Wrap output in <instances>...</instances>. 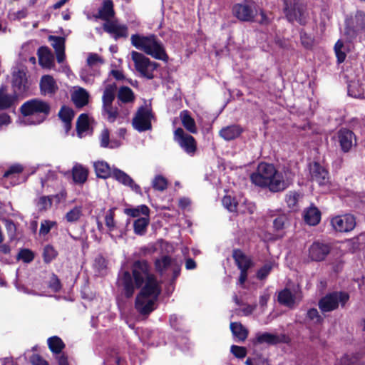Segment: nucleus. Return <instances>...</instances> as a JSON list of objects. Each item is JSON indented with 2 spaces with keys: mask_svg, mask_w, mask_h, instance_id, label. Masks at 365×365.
<instances>
[{
  "mask_svg": "<svg viewBox=\"0 0 365 365\" xmlns=\"http://www.w3.org/2000/svg\"><path fill=\"white\" fill-rule=\"evenodd\" d=\"M133 274L137 287L142 288L135 300V308L142 314H148L155 308V304L160 293V286L150 267L145 260H138L133 264Z\"/></svg>",
  "mask_w": 365,
  "mask_h": 365,
  "instance_id": "f257e3e1",
  "label": "nucleus"
},
{
  "mask_svg": "<svg viewBox=\"0 0 365 365\" xmlns=\"http://www.w3.org/2000/svg\"><path fill=\"white\" fill-rule=\"evenodd\" d=\"M130 41L131 44L137 49L143 51L155 59L163 61L168 60L163 43L155 35L133 34L130 37Z\"/></svg>",
  "mask_w": 365,
  "mask_h": 365,
  "instance_id": "f03ea898",
  "label": "nucleus"
},
{
  "mask_svg": "<svg viewBox=\"0 0 365 365\" xmlns=\"http://www.w3.org/2000/svg\"><path fill=\"white\" fill-rule=\"evenodd\" d=\"M181 265V263L177 259L168 256H163L155 260V266L156 270L165 279H168L170 282L168 292L173 290L175 282L180 274Z\"/></svg>",
  "mask_w": 365,
  "mask_h": 365,
  "instance_id": "7ed1b4c3",
  "label": "nucleus"
},
{
  "mask_svg": "<svg viewBox=\"0 0 365 365\" xmlns=\"http://www.w3.org/2000/svg\"><path fill=\"white\" fill-rule=\"evenodd\" d=\"M349 298V294L346 292H331L319 299V308L322 312H330L337 309L339 307H344Z\"/></svg>",
  "mask_w": 365,
  "mask_h": 365,
  "instance_id": "20e7f679",
  "label": "nucleus"
},
{
  "mask_svg": "<svg viewBox=\"0 0 365 365\" xmlns=\"http://www.w3.org/2000/svg\"><path fill=\"white\" fill-rule=\"evenodd\" d=\"M19 111L24 116L42 115L43 118L38 121L42 123L51 113V106L48 103L40 99L32 98L24 102L20 107Z\"/></svg>",
  "mask_w": 365,
  "mask_h": 365,
  "instance_id": "39448f33",
  "label": "nucleus"
},
{
  "mask_svg": "<svg viewBox=\"0 0 365 365\" xmlns=\"http://www.w3.org/2000/svg\"><path fill=\"white\" fill-rule=\"evenodd\" d=\"M290 174L289 171L281 172L274 168L262 188H267L272 192L284 190L292 182V179L289 177Z\"/></svg>",
  "mask_w": 365,
  "mask_h": 365,
  "instance_id": "423d86ee",
  "label": "nucleus"
},
{
  "mask_svg": "<svg viewBox=\"0 0 365 365\" xmlns=\"http://www.w3.org/2000/svg\"><path fill=\"white\" fill-rule=\"evenodd\" d=\"M283 11L289 22L297 21L300 24L306 23V7L300 0H282Z\"/></svg>",
  "mask_w": 365,
  "mask_h": 365,
  "instance_id": "0eeeda50",
  "label": "nucleus"
},
{
  "mask_svg": "<svg viewBox=\"0 0 365 365\" xmlns=\"http://www.w3.org/2000/svg\"><path fill=\"white\" fill-rule=\"evenodd\" d=\"M117 97L118 105V107L120 108V110L115 107V119L118 116L120 118L128 116L135 99V94L132 89L125 86L119 87Z\"/></svg>",
  "mask_w": 365,
  "mask_h": 365,
  "instance_id": "6e6552de",
  "label": "nucleus"
},
{
  "mask_svg": "<svg viewBox=\"0 0 365 365\" xmlns=\"http://www.w3.org/2000/svg\"><path fill=\"white\" fill-rule=\"evenodd\" d=\"M96 19L104 21L102 29L105 32L114 35V9L112 0H104L102 6L98 9L96 14L93 15Z\"/></svg>",
  "mask_w": 365,
  "mask_h": 365,
  "instance_id": "1a4fd4ad",
  "label": "nucleus"
},
{
  "mask_svg": "<svg viewBox=\"0 0 365 365\" xmlns=\"http://www.w3.org/2000/svg\"><path fill=\"white\" fill-rule=\"evenodd\" d=\"M345 24L344 34L350 42L356 37L359 32L365 29V13L357 11L354 16L346 19Z\"/></svg>",
  "mask_w": 365,
  "mask_h": 365,
  "instance_id": "9d476101",
  "label": "nucleus"
},
{
  "mask_svg": "<svg viewBox=\"0 0 365 365\" xmlns=\"http://www.w3.org/2000/svg\"><path fill=\"white\" fill-rule=\"evenodd\" d=\"M131 58L134 62L135 69L141 76L151 79L153 78V71L156 69L157 63L151 61L143 53L132 51Z\"/></svg>",
  "mask_w": 365,
  "mask_h": 365,
  "instance_id": "9b49d317",
  "label": "nucleus"
},
{
  "mask_svg": "<svg viewBox=\"0 0 365 365\" xmlns=\"http://www.w3.org/2000/svg\"><path fill=\"white\" fill-rule=\"evenodd\" d=\"M232 11L235 17L244 22L253 21L257 14L256 5L252 1L235 4Z\"/></svg>",
  "mask_w": 365,
  "mask_h": 365,
  "instance_id": "f8f14e48",
  "label": "nucleus"
},
{
  "mask_svg": "<svg viewBox=\"0 0 365 365\" xmlns=\"http://www.w3.org/2000/svg\"><path fill=\"white\" fill-rule=\"evenodd\" d=\"M105 90L102 97L103 109L102 115L108 120L114 121V110L113 102L114 101V82H110L109 79L104 81Z\"/></svg>",
  "mask_w": 365,
  "mask_h": 365,
  "instance_id": "ddd939ff",
  "label": "nucleus"
},
{
  "mask_svg": "<svg viewBox=\"0 0 365 365\" xmlns=\"http://www.w3.org/2000/svg\"><path fill=\"white\" fill-rule=\"evenodd\" d=\"M174 140L187 155H195L197 150L196 141L192 135L185 133L183 129L179 128L175 130Z\"/></svg>",
  "mask_w": 365,
  "mask_h": 365,
  "instance_id": "4468645a",
  "label": "nucleus"
},
{
  "mask_svg": "<svg viewBox=\"0 0 365 365\" xmlns=\"http://www.w3.org/2000/svg\"><path fill=\"white\" fill-rule=\"evenodd\" d=\"M274 168V165L271 163L265 162L259 163L256 170L250 175L252 182L256 186L262 188L265 182L268 180L269 174Z\"/></svg>",
  "mask_w": 365,
  "mask_h": 365,
  "instance_id": "2eb2a0df",
  "label": "nucleus"
},
{
  "mask_svg": "<svg viewBox=\"0 0 365 365\" xmlns=\"http://www.w3.org/2000/svg\"><path fill=\"white\" fill-rule=\"evenodd\" d=\"M12 88L14 93L18 97H24L27 96L29 86L26 73L23 70H18L12 74Z\"/></svg>",
  "mask_w": 365,
  "mask_h": 365,
  "instance_id": "dca6fc26",
  "label": "nucleus"
},
{
  "mask_svg": "<svg viewBox=\"0 0 365 365\" xmlns=\"http://www.w3.org/2000/svg\"><path fill=\"white\" fill-rule=\"evenodd\" d=\"M150 111L143 107H141L137 112L133 119V125L135 130L139 132H143L151 129Z\"/></svg>",
  "mask_w": 365,
  "mask_h": 365,
  "instance_id": "f3484780",
  "label": "nucleus"
},
{
  "mask_svg": "<svg viewBox=\"0 0 365 365\" xmlns=\"http://www.w3.org/2000/svg\"><path fill=\"white\" fill-rule=\"evenodd\" d=\"M333 228L338 232H347L351 231L356 226V220L354 215L346 214L336 216L331 220Z\"/></svg>",
  "mask_w": 365,
  "mask_h": 365,
  "instance_id": "a211bd4d",
  "label": "nucleus"
},
{
  "mask_svg": "<svg viewBox=\"0 0 365 365\" xmlns=\"http://www.w3.org/2000/svg\"><path fill=\"white\" fill-rule=\"evenodd\" d=\"M337 138L344 153H348L356 144L355 134L347 128H341L337 133Z\"/></svg>",
  "mask_w": 365,
  "mask_h": 365,
  "instance_id": "6ab92c4d",
  "label": "nucleus"
},
{
  "mask_svg": "<svg viewBox=\"0 0 365 365\" xmlns=\"http://www.w3.org/2000/svg\"><path fill=\"white\" fill-rule=\"evenodd\" d=\"M310 174L312 181L317 182L320 186H324L329 182V175L327 170L319 163H314L310 167Z\"/></svg>",
  "mask_w": 365,
  "mask_h": 365,
  "instance_id": "aec40b11",
  "label": "nucleus"
},
{
  "mask_svg": "<svg viewBox=\"0 0 365 365\" xmlns=\"http://www.w3.org/2000/svg\"><path fill=\"white\" fill-rule=\"evenodd\" d=\"M39 88L41 94L43 96H52L58 90V86L51 75H43L40 80Z\"/></svg>",
  "mask_w": 365,
  "mask_h": 365,
  "instance_id": "412c9836",
  "label": "nucleus"
},
{
  "mask_svg": "<svg viewBox=\"0 0 365 365\" xmlns=\"http://www.w3.org/2000/svg\"><path fill=\"white\" fill-rule=\"evenodd\" d=\"M329 252L330 247L327 244L315 242L309 249V255L312 260L322 261L325 259Z\"/></svg>",
  "mask_w": 365,
  "mask_h": 365,
  "instance_id": "4be33fe9",
  "label": "nucleus"
},
{
  "mask_svg": "<svg viewBox=\"0 0 365 365\" xmlns=\"http://www.w3.org/2000/svg\"><path fill=\"white\" fill-rule=\"evenodd\" d=\"M115 180L124 186L130 187L136 193H140L141 192L140 187L135 183L132 178L123 170L118 168H115Z\"/></svg>",
  "mask_w": 365,
  "mask_h": 365,
  "instance_id": "5701e85b",
  "label": "nucleus"
},
{
  "mask_svg": "<svg viewBox=\"0 0 365 365\" xmlns=\"http://www.w3.org/2000/svg\"><path fill=\"white\" fill-rule=\"evenodd\" d=\"M242 131L243 129L240 125L233 124L222 128L219 131V135L225 140L230 141L238 138Z\"/></svg>",
  "mask_w": 365,
  "mask_h": 365,
  "instance_id": "b1692460",
  "label": "nucleus"
},
{
  "mask_svg": "<svg viewBox=\"0 0 365 365\" xmlns=\"http://www.w3.org/2000/svg\"><path fill=\"white\" fill-rule=\"evenodd\" d=\"M18 96L14 93L9 94L6 88H0V110H4L13 107L18 100Z\"/></svg>",
  "mask_w": 365,
  "mask_h": 365,
  "instance_id": "393cba45",
  "label": "nucleus"
},
{
  "mask_svg": "<svg viewBox=\"0 0 365 365\" xmlns=\"http://www.w3.org/2000/svg\"><path fill=\"white\" fill-rule=\"evenodd\" d=\"M74 115V110L71 108L66 106H61L58 113V116L63 123L64 128L66 133H68L71 129V123Z\"/></svg>",
  "mask_w": 365,
  "mask_h": 365,
  "instance_id": "a878e982",
  "label": "nucleus"
},
{
  "mask_svg": "<svg viewBox=\"0 0 365 365\" xmlns=\"http://www.w3.org/2000/svg\"><path fill=\"white\" fill-rule=\"evenodd\" d=\"M232 257L240 270H248L252 266V261L240 250H235Z\"/></svg>",
  "mask_w": 365,
  "mask_h": 365,
  "instance_id": "bb28decb",
  "label": "nucleus"
},
{
  "mask_svg": "<svg viewBox=\"0 0 365 365\" xmlns=\"http://www.w3.org/2000/svg\"><path fill=\"white\" fill-rule=\"evenodd\" d=\"M39 64L43 67L50 68L53 63V56L47 46H41L38 49Z\"/></svg>",
  "mask_w": 365,
  "mask_h": 365,
  "instance_id": "cd10ccee",
  "label": "nucleus"
},
{
  "mask_svg": "<svg viewBox=\"0 0 365 365\" xmlns=\"http://www.w3.org/2000/svg\"><path fill=\"white\" fill-rule=\"evenodd\" d=\"M92 267L96 275L104 276L107 274L108 261L102 255L99 254L94 258Z\"/></svg>",
  "mask_w": 365,
  "mask_h": 365,
  "instance_id": "c85d7f7f",
  "label": "nucleus"
},
{
  "mask_svg": "<svg viewBox=\"0 0 365 365\" xmlns=\"http://www.w3.org/2000/svg\"><path fill=\"white\" fill-rule=\"evenodd\" d=\"M71 100L77 108L86 106L89 101V94L83 88H79L71 96Z\"/></svg>",
  "mask_w": 365,
  "mask_h": 365,
  "instance_id": "c756f323",
  "label": "nucleus"
},
{
  "mask_svg": "<svg viewBox=\"0 0 365 365\" xmlns=\"http://www.w3.org/2000/svg\"><path fill=\"white\" fill-rule=\"evenodd\" d=\"M304 220L309 225H317L321 220V212L314 206H311L304 212Z\"/></svg>",
  "mask_w": 365,
  "mask_h": 365,
  "instance_id": "7c9ffc66",
  "label": "nucleus"
},
{
  "mask_svg": "<svg viewBox=\"0 0 365 365\" xmlns=\"http://www.w3.org/2000/svg\"><path fill=\"white\" fill-rule=\"evenodd\" d=\"M88 170L81 165H75L72 168L73 180L78 184H83L88 178Z\"/></svg>",
  "mask_w": 365,
  "mask_h": 365,
  "instance_id": "2f4dec72",
  "label": "nucleus"
},
{
  "mask_svg": "<svg viewBox=\"0 0 365 365\" xmlns=\"http://www.w3.org/2000/svg\"><path fill=\"white\" fill-rule=\"evenodd\" d=\"M278 302L281 304L292 307L295 303V297L289 289H284L279 293Z\"/></svg>",
  "mask_w": 365,
  "mask_h": 365,
  "instance_id": "473e14b6",
  "label": "nucleus"
},
{
  "mask_svg": "<svg viewBox=\"0 0 365 365\" xmlns=\"http://www.w3.org/2000/svg\"><path fill=\"white\" fill-rule=\"evenodd\" d=\"M349 45L339 39L334 45V52L339 63L344 61L346 52L349 51Z\"/></svg>",
  "mask_w": 365,
  "mask_h": 365,
  "instance_id": "72a5a7b5",
  "label": "nucleus"
},
{
  "mask_svg": "<svg viewBox=\"0 0 365 365\" xmlns=\"http://www.w3.org/2000/svg\"><path fill=\"white\" fill-rule=\"evenodd\" d=\"M230 329L233 336L239 341H245L248 335L247 329L240 323L232 322L230 324Z\"/></svg>",
  "mask_w": 365,
  "mask_h": 365,
  "instance_id": "f704fd0d",
  "label": "nucleus"
},
{
  "mask_svg": "<svg viewBox=\"0 0 365 365\" xmlns=\"http://www.w3.org/2000/svg\"><path fill=\"white\" fill-rule=\"evenodd\" d=\"M277 266L275 260H269L261 267L256 273V277L259 280H264L267 279L272 270L274 267Z\"/></svg>",
  "mask_w": 365,
  "mask_h": 365,
  "instance_id": "c9c22d12",
  "label": "nucleus"
},
{
  "mask_svg": "<svg viewBox=\"0 0 365 365\" xmlns=\"http://www.w3.org/2000/svg\"><path fill=\"white\" fill-rule=\"evenodd\" d=\"M149 216L136 219L133 222L134 232L138 235H145L149 225Z\"/></svg>",
  "mask_w": 365,
  "mask_h": 365,
  "instance_id": "e433bc0d",
  "label": "nucleus"
},
{
  "mask_svg": "<svg viewBox=\"0 0 365 365\" xmlns=\"http://www.w3.org/2000/svg\"><path fill=\"white\" fill-rule=\"evenodd\" d=\"M180 118L183 126L190 133H195L197 128L194 119L190 115L188 111L183 110L180 113Z\"/></svg>",
  "mask_w": 365,
  "mask_h": 365,
  "instance_id": "4c0bfd02",
  "label": "nucleus"
},
{
  "mask_svg": "<svg viewBox=\"0 0 365 365\" xmlns=\"http://www.w3.org/2000/svg\"><path fill=\"white\" fill-rule=\"evenodd\" d=\"M349 96L355 98H364V88H361L359 82L357 81H351L348 85Z\"/></svg>",
  "mask_w": 365,
  "mask_h": 365,
  "instance_id": "58836bf2",
  "label": "nucleus"
},
{
  "mask_svg": "<svg viewBox=\"0 0 365 365\" xmlns=\"http://www.w3.org/2000/svg\"><path fill=\"white\" fill-rule=\"evenodd\" d=\"M94 168L98 178H106L110 176V168L107 163L103 161L96 162L94 163Z\"/></svg>",
  "mask_w": 365,
  "mask_h": 365,
  "instance_id": "ea45409f",
  "label": "nucleus"
},
{
  "mask_svg": "<svg viewBox=\"0 0 365 365\" xmlns=\"http://www.w3.org/2000/svg\"><path fill=\"white\" fill-rule=\"evenodd\" d=\"M253 342H282L279 336L269 332H257Z\"/></svg>",
  "mask_w": 365,
  "mask_h": 365,
  "instance_id": "a19ab883",
  "label": "nucleus"
},
{
  "mask_svg": "<svg viewBox=\"0 0 365 365\" xmlns=\"http://www.w3.org/2000/svg\"><path fill=\"white\" fill-rule=\"evenodd\" d=\"M58 253V251L55 249V247L51 245H47L43 248V259L44 263L49 264L53 260H54Z\"/></svg>",
  "mask_w": 365,
  "mask_h": 365,
  "instance_id": "79ce46f5",
  "label": "nucleus"
},
{
  "mask_svg": "<svg viewBox=\"0 0 365 365\" xmlns=\"http://www.w3.org/2000/svg\"><path fill=\"white\" fill-rule=\"evenodd\" d=\"M89 128V118L86 113H81L76 121V131L78 134L87 131Z\"/></svg>",
  "mask_w": 365,
  "mask_h": 365,
  "instance_id": "37998d69",
  "label": "nucleus"
},
{
  "mask_svg": "<svg viewBox=\"0 0 365 365\" xmlns=\"http://www.w3.org/2000/svg\"><path fill=\"white\" fill-rule=\"evenodd\" d=\"M363 354L359 352L351 354H346L341 359V365H358L359 361L362 358Z\"/></svg>",
  "mask_w": 365,
  "mask_h": 365,
  "instance_id": "c03bdc74",
  "label": "nucleus"
},
{
  "mask_svg": "<svg viewBox=\"0 0 365 365\" xmlns=\"http://www.w3.org/2000/svg\"><path fill=\"white\" fill-rule=\"evenodd\" d=\"M125 212L128 215L133 217H139L140 215L145 217L149 216L150 210L146 205H142L135 208L125 209Z\"/></svg>",
  "mask_w": 365,
  "mask_h": 365,
  "instance_id": "a18cd8bd",
  "label": "nucleus"
},
{
  "mask_svg": "<svg viewBox=\"0 0 365 365\" xmlns=\"http://www.w3.org/2000/svg\"><path fill=\"white\" fill-rule=\"evenodd\" d=\"M52 203V197L51 195L41 196L36 201V207L39 211H44L51 207Z\"/></svg>",
  "mask_w": 365,
  "mask_h": 365,
  "instance_id": "49530a36",
  "label": "nucleus"
},
{
  "mask_svg": "<svg viewBox=\"0 0 365 365\" xmlns=\"http://www.w3.org/2000/svg\"><path fill=\"white\" fill-rule=\"evenodd\" d=\"M123 284L126 297H131L134 292V286L133 284L131 275L129 272H125L124 274Z\"/></svg>",
  "mask_w": 365,
  "mask_h": 365,
  "instance_id": "de8ad7c7",
  "label": "nucleus"
},
{
  "mask_svg": "<svg viewBox=\"0 0 365 365\" xmlns=\"http://www.w3.org/2000/svg\"><path fill=\"white\" fill-rule=\"evenodd\" d=\"M153 187L158 191H164L168 187L167 180L162 175H156L152 181Z\"/></svg>",
  "mask_w": 365,
  "mask_h": 365,
  "instance_id": "09e8293b",
  "label": "nucleus"
},
{
  "mask_svg": "<svg viewBox=\"0 0 365 365\" xmlns=\"http://www.w3.org/2000/svg\"><path fill=\"white\" fill-rule=\"evenodd\" d=\"M81 215L82 207L81 206H76L66 213L65 217L68 222H74L78 221Z\"/></svg>",
  "mask_w": 365,
  "mask_h": 365,
  "instance_id": "8fccbe9b",
  "label": "nucleus"
},
{
  "mask_svg": "<svg viewBox=\"0 0 365 365\" xmlns=\"http://www.w3.org/2000/svg\"><path fill=\"white\" fill-rule=\"evenodd\" d=\"M49 41L52 42V46L55 49L56 52L65 51V39L63 37L49 36Z\"/></svg>",
  "mask_w": 365,
  "mask_h": 365,
  "instance_id": "3c124183",
  "label": "nucleus"
},
{
  "mask_svg": "<svg viewBox=\"0 0 365 365\" xmlns=\"http://www.w3.org/2000/svg\"><path fill=\"white\" fill-rule=\"evenodd\" d=\"M17 257L25 263H29L34 260L35 255L32 250L27 248H23L19 252Z\"/></svg>",
  "mask_w": 365,
  "mask_h": 365,
  "instance_id": "603ef678",
  "label": "nucleus"
},
{
  "mask_svg": "<svg viewBox=\"0 0 365 365\" xmlns=\"http://www.w3.org/2000/svg\"><path fill=\"white\" fill-rule=\"evenodd\" d=\"M307 319L314 324H320L323 322V318L319 314L317 309L312 308L307 311Z\"/></svg>",
  "mask_w": 365,
  "mask_h": 365,
  "instance_id": "864d4df0",
  "label": "nucleus"
},
{
  "mask_svg": "<svg viewBox=\"0 0 365 365\" xmlns=\"http://www.w3.org/2000/svg\"><path fill=\"white\" fill-rule=\"evenodd\" d=\"M48 287L53 292H58L62 289V284L61 282L60 279L58 277L54 274L52 273L49 282H48Z\"/></svg>",
  "mask_w": 365,
  "mask_h": 365,
  "instance_id": "5fc2aeb1",
  "label": "nucleus"
},
{
  "mask_svg": "<svg viewBox=\"0 0 365 365\" xmlns=\"http://www.w3.org/2000/svg\"><path fill=\"white\" fill-rule=\"evenodd\" d=\"M299 197V193L295 191H290L286 195L285 200L289 207L294 208L297 205Z\"/></svg>",
  "mask_w": 365,
  "mask_h": 365,
  "instance_id": "6e6d98bb",
  "label": "nucleus"
},
{
  "mask_svg": "<svg viewBox=\"0 0 365 365\" xmlns=\"http://www.w3.org/2000/svg\"><path fill=\"white\" fill-rule=\"evenodd\" d=\"M57 225L56 221H51V220H43L41 222L40 230H39V234L41 235H46L49 233L51 230Z\"/></svg>",
  "mask_w": 365,
  "mask_h": 365,
  "instance_id": "4d7b16f0",
  "label": "nucleus"
},
{
  "mask_svg": "<svg viewBox=\"0 0 365 365\" xmlns=\"http://www.w3.org/2000/svg\"><path fill=\"white\" fill-rule=\"evenodd\" d=\"M287 222V217L285 215H280L273 221V227L276 231H282Z\"/></svg>",
  "mask_w": 365,
  "mask_h": 365,
  "instance_id": "13d9d810",
  "label": "nucleus"
},
{
  "mask_svg": "<svg viewBox=\"0 0 365 365\" xmlns=\"http://www.w3.org/2000/svg\"><path fill=\"white\" fill-rule=\"evenodd\" d=\"M222 202L223 206L230 212L237 211V203L231 196H225L222 200Z\"/></svg>",
  "mask_w": 365,
  "mask_h": 365,
  "instance_id": "bf43d9fd",
  "label": "nucleus"
},
{
  "mask_svg": "<svg viewBox=\"0 0 365 365\" xmlns=\"http://www.w3.org/2000/svg\"><path fill=\"white\" fill-rule=\"evenodd\" d=\"M24 168L21 165L16 164L10 166L7 170H6L3 175L4 178H8L15 175H19L22 173Z\"/></svg>",
  "mask_w": 365,
  "mask_h": 365,
  "instance_id": "052dcab7",
  "label": "nucleus"
},
{
  "mask_svg": "<svg viewBox=\"0 0 365 365\" xmlns=\"http://www.w3.org/2000/svg\"><path fill=\"white\" fill-rule=\"evenodd\" d=\"M300 38L301 43L304 48L310 49L312 47L314 38L312 36L309 35L305 31H302L300 32Z\"/></svg>",
  "mask_w": 365,
  "mask_h": 365,
  "instance_id": "680f3d73",
  "label": "nucleus"
},
{
  "mask_svg": "<svg viewBox=\"0 0 365 365\" xmlns=\"http://www.w3.org/2000/svg\"><path fill=\"white\" fill-rule=\"evenodd\" d=\"M230 351L232 354L238 359H242L247 355V349L244 346L232 345L231 346Z\"/></svg>",
  "mask_w": 365,
  "mask_h": 365,
  "instance_id": "e2e57ef3",
  "label": "nucleus"
},
{
  "mask_svg": "<svg viewBox=\"0 0 365 365\" xmlns=\"http://www.w3.org/2000/svg\"><path fill=\"white\" fill-rule=\"evenodd\" d=\"M103 60L96 53H90L87 58V64L90 67H93L98 63H103Z\"/></svg>",
  "mask_w": 365,
  "mask_h": 365,
  "instance_id": "0e129e2a",
  "label": "nucleus"
},
{
  "mask_svg": "<svg viewBox=\"0 0 365 365\" xmlns=\"http://www.w3.org/2000/svg\"><path fill=\"white\" fill-rule=\"evenodd\" d=\"M105 222L109 231H113L114 229V207L109 209L108 214L106 215Z\"/></svg>",
  "mask_w": 365,
  "mask_h": 365,
  "instance_id": "69168bd1",
  "label": "nucleus"
},
{
  "mask_svg": "<svg viewBox=\"0 0 365 365\" xmlns=\"http://www.w3.org/2000/svg\"><path fill=\"white\" fill-rule=\"evenodd\" d=\"M110 142V132L108 128L102 130L100 135V144L103 148H107Z\"/></svg>",
  "mask_w": 365,
  "mask_h": 365,
  "instance_id": "338daca9",
  "label": "nucleus"
},
{
  "mask_svg": "<svg viewBox=\"0 0 365 365\" xmlns=\"http://www.w3.org/2000/svg\"><path fill=\"white\" fill-rule=\"evenodd\" d=\"M128 35V27L123 24H118L115 20V38L120 37H127Z\"/></svg>",
  "mask_w": 365,
  "mask_h": 365,
  "instance_id": "774afa93",
  "label": "nucleus"
}]
</instances>
